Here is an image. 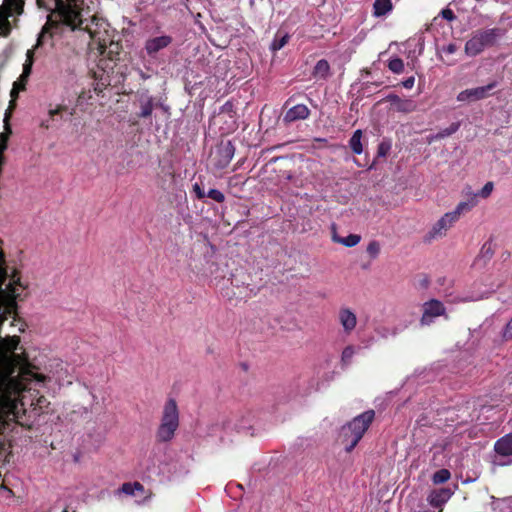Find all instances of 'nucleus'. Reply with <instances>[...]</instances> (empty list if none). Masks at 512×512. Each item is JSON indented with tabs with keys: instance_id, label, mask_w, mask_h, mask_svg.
I'll list each match as a JSON object with an SVG mask.
<instances>
[{
	"instance_id": "nucleus-13",
	"label": "nucleus",
	"mask_w": 512,
	"mask_h": 512,
	"mask_svg": "<svg viewBox=\"0 0 512 512\" xmlns=\"http://www.w3.org/2000/svg\"><path fill=\"white\" fill-rule=\"evenodd\" d=\"M310 115V110L306 105L298 104L290 108L284 118L283 121L285 123H291L297 120H304L307 119Z\"/></svg>"
},
{
	"instance_id": "nucleus-44",
	"label": "nucleus",
	"mask_w": 512,
	"mask_h": 512,
	"mask_svg": "<svg viewBox=\"0 0 512 512\" xmlns=\"http://www.w3.org/2000/svg\"><path fill=\"white\" fill-rule=\"evenodd\" d=\"M41 126H42V127H45V128H48V127H49V123H48V121H43V122L41 123Z\"/></svg>"
},
{
	"instance_id": "nucleus-29",
	"label": "nucleus",
	"mask_w": 512,
	"mask_h": 512,
	"mask_svg": "<svg viewBox=\"0 0 512 512\" xmlns=\"http://www.w3.org/2000/svg\"><path fill=\"white\" fill-rule=\"evenodd\" d=\"M367 253L371 258H377L380 253V244L376 241L370 242L367 246Z\"/></svg>"
},
{
	"instance_id": "nucleus-39",
	"label": "nucleus",
	"mask_w": 512,
	"mask_h": 512,
	"mask_svg": "<svg viewBox=\"0 0 512 512\" xmlns=\"http://www.w3.org/2000/svg\"><path fill=\"white\" fill-rule=\"evenodd\" d=\"M474 300L475 299L471 298V297H457L452 302L453 303H462V302H470V301H474Z\"/></svg>"
},
{
	"instance_id": "nucleus-6",
	"label": "nucleus",
	"mask_w": 512,
	"mask_h": 512,
	"mask_svg": "<svg viewBox=\"0 0 512 512\" xmlns=\"http://www.w3.org/2000/svg\"><path fill=\"white\" fill-rule=\"evenodd\" d=\"M495 460L498 465L512 464V433L506 434L495 442Z\"/></svg>"
},
{
	"instance_id": "nucleus-34",
	"label": "nucleus",
	"mask_w": 512,
	"mask_h": 512,
	"mask_svg": "<svg viewBox=\"0 0 512 512\" xmlns=\"http://www.w3.org/2000/svg\"><path fill=\"white\" fill-rule=\"evenodd\" d=\"M67 109L66 106H63V105H59L57 106L55 109H50L49 110V116L51 118H53L54 116L60 114L61 112L65 111Z\"/></svg>"
},
{
	"instance_id": "nucleus-28",
	"label": "nucleus",
	"mask_w": 512,
	"mask_h": 512,
	"mask_svg": "<svg viewBox=\"0 0 512 512\" xmlns=\"http://www.w3.org/2000/svg\"><path fill=\"white\" fill-rule=\"evenodd\" d=\"M32 64H33V52L32 50H28L27 52V60L23 66V72L24 73V77H29L30 74H31V69H32Z\"/></svg>"
},
{
	"instance_id": "nucleus-41",
	"label": "nucleus",
	"mask_w": 512,
	"mask_h": 512,
	"mask_svg": "<svg viewBox=\"0 0 512 512\" xmlns=\"http://www.w3.org/2000/svg\"><path fill=\"white\" fill-rule=\"evenodd\" d=\"M482 253L486 254L487 256H489L492 252H491V244H484L483 247H482Z\"/></svg>"
},
{
	"instance_id": "nucleus-12",
	"label": "nucleus",
	"mask_w": 512,
	"mask_h": 512,
	"mask_svg": "<svg viewBox=\"0 0 512 512\" xmlns=\"http://www.w3.org/2000/svg\"><path fill=\"white\" fill-rule=\"evenodd\" d=\"M172 42V38L167 35L158 36L146 41L145 49L148 55H155L160 50L166 48Z\"/></svg>"
},
{
	"instance_id": "nucleus-37",
	"label": "nucleus",
	"mask_w": 512,
	"mask_h": 512,
	"mask_svg": "<svg viewBox=\"0 0 512 512\" xmlns=\"http://www.w3.org/2000/svg\"><path fill=\"white\" fill-rule=\"evenodd\" d=\"M399 99H400V97L397 96L396 94H389L386 97V101H389L391 103L392 108H393L394 104H396Z\"/></svg>"
},
{
	"instance_id": "nucleus-36",
	"label": "nucleus",
	"mask_w": 512,
	"mask_h": 512,
	"mask_svg": "<svg viewBox=\"0 0 512 512\" xmlns=\"http://www.w3.org/2000/svg\"><path fill=\"white\" fill-rule=\"evenodd\" d=\"M458 47L454 43H450L449 45L443 47V51L448 54H453L457 51Z\"/></svg>"
},
{
	"instance_id": "nucleus-47",
	"label": "nucleus",
	"mask_w": 512,
	"mask_h": 512,
	"mask_svg": "<svg viewBox=\"0 0 512 512\" xmlns=\"http://www.w3.org/2000/svg\"><path fill=\"white\" fill-rule=\"evenodd\" d=\"M62 512H68V509H67V508H65Z\"/></svg>"
},
{
	"instance_id": "nucleus-24",
	"label": "nucleus",
	"mask_w": 512,
	"mask_h": 512,
	"mask_svg": "<svg viewBox=\"0 0 512 512\" xmlns=\"http://www.w3.org/2000/svg\"><path fill=\"white\" fill-rule=\"evenodd\" d=\"M357 352V348L355 346L349 345L346 346L341 355V360L344 364H349L352 360V358L355 356Z\"/></svg>"
},
{
	"instance_id": "nucleus-42",
	"label": "nucleus",
	"mask_w": 512,
	"mask_h": 512,
	"mask_svg": "<svg viewBox=\"0 0 512 512\" xmlns=\"http://www.w3.org/2000/svg\"><path fill=\"white\" fill-rule=\"evenodd\" d=\"M225 150L227 152V155L231 158L232 157V146L230 143L227 144V146L225 147Z\"/></svg>"
},
{
	"instance_id": "nucleus-3",
	"label": "nucleus",
	"mask_w": 512,
	"mask_h": 512,
	"mask_svg": "<svg viewBox=\"0 0 512 512\" xmlns=\"http://www.w3.org/2000/svg\"><path fill=\"white\" fill-rule=\"evenodd\" d=\"M82 4L81 0H56V14L60 21L72 30L81 28L83 24Z\"/></svg>"
},
{
	"instance_id": "nucleus-33",
	"label": "nucleus",
	"mask_w": 512,
	"mask_h": 512,
	"mask_svg": "<svg viewBox=\"0 0 512 512\" xmlns=\"http://www.w3.org/2000/svg\"><path fill=\"white\" fill-rule=\"evenodd\" d=\"M67 109L66 106H63V105H59L57 106L55 109H50L49 110V116L51 118H53L54 116L60 114L61 112L65 111Z\"/></svg>"
},
{
	"instance_id": "nucleus-32",
	"label": "nucleus",
	"mask_w": 512,
	"mask_h": 512,
	"mask_svg": "<svg viewBox=\"0 0 512 512\" xmlns=\"http://www.w3.org/2000/svg\"><path fill=\"white\" fill-rule=\"evenodd\" d=\"M193 191L198 199H203L206 197L205 191L200 187L198 183H195L193 185Z\"/></svg>"
},
{
	"instance_id": "nucleus-46",
	"label": "nucleus",
	"mask_w": 512,
	"mask_h": 512,
	"mask_svg": "<svg viewBox=\"0 0 512 512\" xmlns=\"http://www.w3.org/2000/svg\"><path fill=\"white\" fill-rule=\"evenodd\" d=\"M40 42H41V37L38 38L37 46L40 44Z\"/></svg>"
},
{
	"instance_id": "nucleus-5",
	"label": "nucleus",
	"mask_w": 512,
	"mask_h": 512,
	"mask_svg": "<svg viewBox=\"0 0 512 512\" xmlns=\"http://www.w3.org/2000/svg\"><path fill=\"white\" fill-rule=\"evenodd\" d=\"M25 0H4L0 9V30L3 36H8L11 32V23L9 17L14 14L21 15L24 11Z\"/></svg>"
},
{
	"instance_id": "nucleus-18",
	"label": "nucleus",
	"mask_w": 512,
	"mask_h": 512,
	"mask_svg": "<svg viewBox=\"0 0 512 512\" xmlns=\"http://www.w3.org/2000/svg\"><path fill=\"white\" fill-rule=\"evenodd\" d=\"M329 70H330L329 63L326 60L322 59V60H319L317 62V64L315 65L314 70H313V75L315 77L325 79V78H327V76L329 74Z\"/></svg>"
},
{
	"instance_id": "nucleus-8",
	"label": "nucleus",
	"mask_w": 512,
	"mask_h": 512,
	"mask_svg": "<svg viewBox=\"0 0 512 512\" xmlns=\"http://www.w3.org/2000/svg\"><path fill=\"white\" fill-rule=\"evenodd\" d=\"M474 206H476V195H472L468 197L466 201L460 202L454 211L444 214L438 221V224L456 222L459 220L461 214L469 212Z\"/></svg>"
},
{
	"instance_id": "nucleus-45",
	"label": "nucleus",
	"mask_w": 512,
	"mask_h": 512,
	"mask_svg": "<svg viewBox=\"0 0 512 512\" xmlns=\"http://www.w3.org/2000/svg\"><path fill=\"white\" fill-rule=\"evenodd\" d=\"M263 115H264V111L261 112V116H260V122L263 121Z\"/></svg>"
},
{
	"instance_id": "nucleus-19",
	"label": "nucleus",
	"mask_w": 512,
	"mask_h": 512,
	"mask_svg": "<svg viewBox=\"0 0 512 512\" xmlns=\"http://www.w3.org/2000/svg\"><path fill=\"white\" fill-rule=\"evenodd\" d=\"M361 138H362L361 130H356L353 133L352 137L350 138L349 145L355 154H361L363 151L362 144H361Z\"/></svg>"
},
{
	"instance_id": "nucleus-27",
	"label": "nucleus",
	"mask_w": 512,
	"mask_h": 512,
	"mask_svg": "<svg viewBox=\"0 0 512 512\" xmlns=\"http://www.w3.org/2000/svg\"><path fill=\"white\" fill-rule=\"evenodd\" d=\"M500 335L502 341L507 342L512 340V318L502 328Z\"/></svg>"
},
{
	"instance_id": "nucleus-9",
	"label": "nucleus",
	"mask_w": 512,
	"mask_h": 512,
	"mask_svg": "<svg viewBox=\"0 0 512 512\" xmlns=\"http://www.w3.org/2000/svg\"><path fill=\"white\" fill-rule=\"evenodd\" d=\"M496 87V82L489 83L486 86L466 89L457 95V100L464 101H477L489 96L491 90Z\"/></svg>"
},
{
	"instance_id": "nucleus-4",
	"label": "nucleus",
	"mask_w": 512,
	"mask_h": 512,
	"mask_svg": "<svg viewBox=\"0 0 512 512\" xmlns=\"http://www.w3.org/2000/svg\"><path fill=\"white\" fill-rule=\"evenodd\" d=\"M500 36V29H482L474 32L465 44V52L469 56H476L486 47L494 45Z\"/></svg>"
},
{
	"instance_id": "nucleus-43",
	"label": "nucleus",
	"mask_w": 512,
	"mask_h": 512,
	"mask_svg": "<svg viewBox=\"0 0 512 512\" xmlns=\"http://www.w3.org/2000/svg\"><path fill=\"white\" fill-rule=\"evenodd\" d=\"M385 153H386V152H385L384 145H383V144H381V145L379 146V154H380V155H385Z\"/></svg>"
},
{
	"instance_id": "nucleus-11",
	"label": "nucleus",
	"mask_w": 512,
	"mask_h": 512,
	"mask_svg": "<svg viewBox=\"0 0 512 512\" xmlns=\"http://www.w3.org/2000/svg\"><path fill=\"white\" fill-rule=\"evenodd\" d=\"M331 237L334 242L339 243L345 247L356 246L361 239L360 235L358 234L350 233L347 235H342L339 232L337 226H332Z\"/></svg>"
},
{
	"instance_id": "nucleus-23",
	"label": "nucleus",
	"mask_w": 512,
	"mask_h": 512,
	"mask_svg": "<svg viewBox=\"0 0 512 512\" xmlns=\"http://www.w3.org/2000/svg\"><path fill=\"white\" fill-rule=\"evenodd\" d=\"M144 490L143 486L138 483H125L121 487V491L127 495H135L136 492L140 491L142 492Z\"/></svg>"
},
{
	"instance_id": "nucleus-22",
	"label": "nucleus",
	"mask_w": 512,
	"mask_h": 512,
	"mask_svg": "<svg viewBox=\"0 0 512 512\" xmlns=\"http://www.w3.org/2000/svg\"><path fill=\"white\" fill-rule=\"evenodd\" d=\"M451 478V473L448 469H440L436 471L432 476V482L435 485H439L447 482Z\"/></svg>"
},
{
	"instance_id": "nucleus-40",
	"label": "nucleus",
	"mask_w": 512,
	"mask_h": 512,
	"mask_svg": "<svg viewBox=\"0 0 512 512\" xmlns=\"http://www.w3.org/2000/svg\"><path fill=\"white\" fill-rule=\"evenodd\" d=\"M445 227L446 226L441 225L438 228H436L435 231H434L433 237L441 236L442 234H444L445 233Z\"/></svg>"
},
{
	"instance_id": "nucleus-1",
	"label": "nucleus",
	"mask_w": 512,
	"mask_h": 512,
	"mask_svg": "<svg viewBox=\"0 0 512 512\" xmlns=\"http://www.w3.org/2000/svg\"><path fill=\"white\" fill-rule=\"evenodd\" d=\"M374 411L368 410L355 417L341 429V441L346 445V451L350 452L363 437L364 433L374 419Z\"/></svg>"
},
{
	"instance_id": "nucleus-15",
	"label": "nucleus",
	"mask_w": 512,
	"mask_h": 512,
	"mask_svg": "<svg viewBox=\"0 0 512 512\" xmlns=\"http://www.w3.org/2000/svg\"><path fill=\"white\" fill-rule=\"evenodd\" d=\"M154 99L150 96H141L140 98V113L138 114L141 118H147L151 116L154 108Z\"/></svg>"
},
{
	"instance_id": "nucleus-48",
	"label": "nucleus",
	"mask_w": 512,
	"mask_h": 512,
	"mask_svg": "<svg viewBox=\"0 0 512 512\" xmlns=\"http://www.w3.org/2000/svg\"><path fill=\"white\" fill-rule=\"evenodd\" d=\"M0 34L2 35V31L0 30Z\"/></svg>"
},
{
	"instance_id": "nucleus-30",
	"label": "nucleus",
	"mask_w": 512,
	"mask_h": 512,
	"mask_svg": "<svg viewBox=\"0 0 512 512\" xmlns=\"http://www.w3.org/2000/svg\"><path fill=\"white\" fill-rule=\"evenodd\" d=\"M206 196L219 203L223 202L225 199L224 194L217 189H210Z\"/></svg>"
},
{
	"instance_id": "nucleus-38",
	"label": "nucleus",
	"mask_w": 512,
	"mask_h": 512,
	"mask_svg": "<svg viewBox=\"0 0 512 512\" xmlns=\"http://www.w3.org/2000/svg\"><path fill=\"white\" fill-rule=\"evenodd\" d=\"M415 79L414 77H409L405 81L402 82L403 86L407 89H411L414 86Z\"/></svg>"
},
{
	"instance_id": "nucleus-49",
	"label": "nucleus",
	"mask_w": 512,
	"mask_h": 512,
	"mask_svg": "<svg viewBox=\"0 0 512 512\" xmlns=\"http://www.w3.org/2000/svg\"><path fill=\"white\" fill-rule=\"evenodd\" d=\"M2 8V5L0 6V9Z\"/></svg>"
},
{
	"instance_id": "nucleus-14",
	"label": "nucleus",
	"mask_w": 512,
	"mask_h": 512,
	"mask_svg": "<svg viewBox=\"0 0 512 512\" xmlns=\"http://www.w3.org/2000/svg\"><path fill=\"white\" fill-rule=\"evenodd\" d=\"M453 493L454 492L449 488L434 490L429 494L428 502L431 506L440 507L451 498Z\"/></svg>"
},
{
	"instance_id": "nucleus-10",
	"label": "nucleus",
	"mask_w": 512,
	"mask_h": 512,
	"mask_svg": "<svg viewBox=\"0 0 512 512\" xmlns=\"http://www.w3.org/2000/svg\"><path fill=\"white\" fill-rule=\"evenodd\" d=\"M338 320L346 334H350L356 328L357 316L350 308H341Z\"/></svg>"
},
{
	"instance_id": "nucleus-25",
	"label": "nucleus",
	"mask_w": 512,
	"mask_h": 512,
	"mask_svg": "<svg viewBox=\"0 0 512 512\" xmlns=\"http://www.w3.org/2000/svg\"><path fill=\"white\" fill-rule=\"evenodd\" d=\"M493 188H494L493 183L492 182H487L478 193H470L468 195V197H470L472 195H476V198L477 197H481V198L486 199V198H488L491 195V193L493 191Z\"/></svg>"
},
{
	"instance_id": "nucleus-2",
	"label": "nucleus",
	"mask_w": 512,
	"mask_h": 512,
	"mask_svg": "<svg viewBox=\"0 0 512 512\" xmlns=\"http://www.w3.org/2000/svg\"><path fill=\"white\" fill-rule=\"evenodd\" d=\"M179 426V411L175 400L169 399L163 408L161 424L157 431L160 441H170Z\"/></svg>"
},
{
	"instance_id": "nucleus-7",
	"label": "nucleus",
	"mask_w": 512,
	"mask_h": 512,
	"mask_svg": "<svg viewBox=\"0 0 512 512\" xmlns=\"http://www.w3.org/2000/svg\"><path fill=\"white\" fill-rule=\"evenodd\" d=\"M446 316V308L444 304L436 299L425 302L422 306L421 323L423 325L431 324L436 317Z\"/></svg>"
},
{
	"instance_id": "nucleus-26",
	"label": "nucleus",
	"mask_w": 512,
	"mask_h": 512,
	"mask_svg": "<svg viewBox=\"0 0 512 512\" xmlns=\"http://www.w3.org/2000/svg\"><path fill=\"white\" fill-rule=\"evenodd\" d=\"M388 67L392 72L399 74L404 70L403 60L400 58L391 59L389 61Z\"/></svg>"
},
{
	"instance_id": "nucleus-21",
	"label": "nucleus",
	"mask_w": 512,
	"mask_h": 512,
	"mask_svg": "<svg viewBox=\"0 0 512 512\" xmlns=\"http://www.w3.org/2000/svg\"><path fill=\"white\" fill-rule=\"evenodd\" d=\"M290 36L287 33L278 32L271 44L273 51H278L283 48L289 40Z\"/></svg>"
},
{
	"instance_id": "nucleus-20",
	"label": "nucleus",
	"mask_w": 512,
	"mask_h": 512,
	"mask_svg": "<svg viewBox=\"0 0 512 512\" xmlns=\"http://www.w3.org/2000/svg\"><path fill=\"white\" fill-rule=\"evenodd\" d=\"M460 127L459 123H452L448 128L441 130L437 134L429 137V143H431L434 140L443 139L445 137H448L452 134H454Z\"/></svg>"
},
{
	"instance_id": "nucleus-31",
	"label": "nucleus",
	"mask_w": 512,
	"mask_h": 512,
	"mask_svg": "<svg viewBox=\"0 0 512 512\" xmlns=\"http://www.w3.org/2000/svg\"><path fill=\"white\" fill-rule=\"evenodd\" d=\"M28 77H24V73L21 74L19 80L14 83V88L11 92L12 96L14 95L15 88L24 89V83L27 81Z\"/></svg>"
},
{
	"instance_id": "nucleus-35",
	"label": "nucleus",
	"mask_w": 512,
	"mask_h": 512,
	"mask_svg": "<svg viewBox=\"0 0 512 512\" xmlns=\"http://www.w3.org/2000/svg\"><path fill=\"white\" fill-rule=\"evenodd\" d=\"M441 15H442V17H443L444 19H446V20H448V21H452V20H454V19H455V15H454L453 11H452V10H450V9H444V10H442Z\"/></svg>"
},
{
	"instance_id": "nucleus-17",
	"label": "nucleus",
	"mask_w": 512,
	"mask_h": 512,
	"mask_svg": "<svg viewBox=\"0 0 512 512\" xmlns=\"http://www.w3.org/2000/svg\"><path fill=\"white\" fill-rule=\"evenodd\" d=\"M374 15L377 17L387 14L392 9V3L390 0H375Z\"/></svg>"
},
{
	"instance_id": "nucleus-16",
	"label": "nucleus",
	"mask_w": 512,
	"mask_h": 512,
	"mask_svg": "<svg viewBox=\"0 0 512 512\" xmlns=\"http://www.w3.org/2000/svg\"><path fill=\"white\" fill-rule=\"evenodd\" d=\"M417 108V104L412 99H399L396 104H394L393 108L397 112L401 113H411L415 111Z\"/></svg>"
}]
</instances>
